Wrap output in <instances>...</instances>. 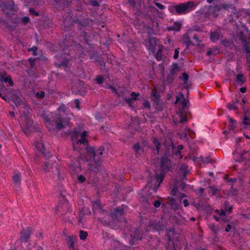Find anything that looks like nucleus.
Instances as JSON below:
<instances>
[{
	"label": "nucleus",
	"instance_id": "f257e3e1",
	"mask_svg": "<svg viewBox=\"0 0 250 250\" xmlns=\"http://www.w3.org/2000/svg\"><path fill=\"white\" fill-rule=\"evenodd\" d=\"M168 152L166 151L161 156L159 173H156L155 179L157 185L156 188L160 187L161 183L163 182L165 177L166 173L171 170V161L168 158Z\"/></svg>",
	"mask_w": 250,
	"mask_h": 250
},
{
	"label": "nucleus",
	"instance_id": "f03ea898",
	"mask_svg": "<svg viewBox=\"0 0 250 250\" xmlns=\"http://www.w3.org/2000/svg\"><path fill=\"white\" fill-rule=\"evenodd\" d=\"M91 20L89 18H84L82 17H77L75 19L72 20V22L74 23L77 24V28L78 30L81 31L80 36L81 37H83V40L88 45H90V36L88 35L87 33L83 30V28L89 25V21Z\"/></svg>",
	"mask_w": 250,
	"mask_h": 250
},
{
	"label": "nucleus",
	"instance_id": "7ed1b4c3",
	"mask_svg": "<svg viewBox=\"0 0 250 250\" xmlns=\"http://www.w3.org/2000/svg\"><path fill=\"white\" fill-rule=\"evenodd\" d=\"M69 122V119L67 117H63L60 114H56L52 117L51 124L52 126L55 125L57 129L61 130L64 128Z\"/></svg>",
	"mask_w": 250,
	"mask_h": 250
},
{
	"label": "nucleus",
	"instance_id": "20e7f679",
	"mask_svg": "<svg viewBox=\"0 0 250 250\" xmlns=\"http://www.w3.org/2000/svg\"><path fill=\"white\" fill-rule=\"evenodd\" d=\"M130 238L129 244L131 245H136L142 239L143 233L138 228L131 227L129 229Z\"/></svg>",
	"mask_w": 250,
	"mask_h": 250
},
{
	"label": "nucleus",
	"instance_id": "39448f33",
	"mask_svg": "<svg viewBox=\"0 0 250 250\" xmlns=\"http://www.w3.org/2000/svg\"><path fill=\"white\" fill-rule=\"evenodd\" d=\"M37 148L41 152L42 154L45 159L46 161L44 163L43 169L46 171H48L49 168L52 167L51 166L49 161H47V159L51 157L52 154L49 151L46 150L44 146L41 143L37 142L36 144Z\"/></svg>",
	"mask_w": 250,
	"mask_h": 250
},
{
	"label": "nucleus",
	"instance_id": "423d86ee",
	"mask_svg": "<svg viewBox=\"0 0 250 250\" xmlns=\"http://www.w3.org/2000/svg\"><path fill=\"white\" fill-rule=\"evenodd\" d=\"M179 5V13L180 15L186 14L193 10L197 6L193 1L189 0L186 2L181 3Z\"/></svg>",
	"mask_w": 250,
	"mask_h": 250
},
{
	"label": "nucleus",
	"instance_id": "0eeeda50",
	"mask_svg": "<svg viewBox=\"0 0 250 250\" xmlns=\"http://www.w3.org/2000/svg\"><path fill=\"white\" fill-rule=\"evenodd\" d=\"M247 35H245L244 32L241 31L239 33V38L243 43L245 51L249 54L250 57V49L248 46L249 43L250 42V32L248 30H247Z\"/></svg>",
	"mask_w": 250,
	"mask_h": 250
},
{
	"label": "nucleus",
	"instance_id": "6e6552de",
	"mask_svg": "<svg viewBox=\"0 0 250 250\" xmlns=\"http://www.w3.org/2000/svg\"><path fill=\"white\" fill-rule=\"evenodd\" d=\"M125 208H126V207L123 205L114 208L110 213V217L115 221L119 220V218L124 216Z\"/></svg>",
	"mask_w": 250,
	"mask_h": 250
},
{
	"label": "nucleus",
	"instance_id": "1a4fd4ad",
	"mask_svg": "<svg viewBox=\"0 0 250 250\" xmlns=\"http://www.w3.org/2000/svg\"><path fill=\"white\" fill-rule=\"evenodd\" d=\"M1 6L3 7V10H9L12 12L17 11L16 5L13 0H6L5 1L2 2Z\"/></svg>",
	"mask_w": 250,
	"mask_h": 250
},
{
	"label": "nucleus",
	"instance_id": "9d476101",
	"mask_svg": "<svg viewBox=\"0 0 250 250\" xmlns=\"http://www.w3.org/2000/svg\"><path fill=\"white\" fill-rule=\"evenodd\" d=\"M33 232V229L32 227H27L26 229H23L21 232L20 241L21 242L25 243L28 242Z\"/></svg>",
	"mask_w": 250,
	"mask_h": 250
},
{
	"label": "nucleus",
	"instance_id": "9b49d317",
	"mask_svg": "<svg viewBox=\"0 0 250 250\" xmlns=\"http://www.w3.org/2000/svg\"><path fill=\"white\" fill-rule=\"evenodd\" d=\"M97 160L98 158L93 159V161L88 165V169L94 173H98L101 168L102 161Z\"/></svg>",
	"mask_w": 250,
	"mask_h": 250
},
{
	"label": "nucleus",
	"instance_id": "f8f14e48",
	"mask_svg": "<svg viewBox=\"0 0 250 250\" xmlns=\"http://www.w3.org/2000/svg\"><path fill=\"white\" fill-rule=\"evenodd\" d=\"M148 45L147 49L152 53H155V47L157 45V41H158L155 37H151L147 38Z\"/></svg>",
	"mask_w": 250,
	"mask_h": 250
},
{
	"label": "nucleus",
	"instance_id": "ddd939ff",
	"mask_svg": "<svg viewBox=\"0 0 250 250\" xmlns=\"http://www.w3.org/2000/svg\"><path fill=\"white\" fill-rule=\"evenodd\" d=\"M149 226L154 229L156 231H161L164 230L165 228V226L164 224L158 221H150L149 223Z\"/></svg>",
	"mask_w": 250,
	"mask_h": 250
},
{
	"label": "nucleus",
	"instance_id": "4468645a",
	"mask_svg": "<svg viewBox=\"0 0 250 250\" xmlns=\"http://www.w3.org/2000/svg\"><path fill=\"white\" fill-rule=\"evenodd\" d=\"M167 242L166 246L167 250H176L178 244L172 241V237L169 234H167Z\"/></svg>",
	"mask_w": 250,
	"mask_h": 250
},
{
	"label": "nucleus",
	"instance_id": "2eb2a0df",
	"mask_svg": "<svg viewBox=\"0 0 250 250\" xmlns=\"http://www.w3.org/2000/svg\"><path fill=\"white\" fill-rule=\"evenodd\" d=\"M182 23L181 21H175L172 25L168 26L167 29L168 31H179L182 27Z\"/></svg>",
	"mask_w": 250,
	"mask_h": 250
},
{
	"label": "nucleus",
	"instance_id": "dca6fc26",
	"mask_svg": "<svg viewBox=\"0 0 250 250\" xmlns=\"http://www.w3.org/2000/svg\"><path fill=\"white\" fill-rule=\"evenodd\" d=\"M76 238L74 236H69L66 240L68 248L70 250H76L75 248V241Z\"/></svg>",
	"mask_w": 250,
	"mask_h": 250
},
{
	"label": "nucleus",
	"instance_id": "f3484780",
	"mask_svg": "<svg viewBox=\"0 0 250 250\" xmlns=\"http://www.w3.org/2000/svg\"><path fill=\"white\" fill-rule=\"evenodd\" d=\"M21 180V174L20 172L15 173L13 175V183L16 187H19L20 186Z\"/></svg>",
	"mask_w": 250,
	"mask_h": 250
},
{
	"label": "nucleus",
	"instance_id": "a211bd4d",
	"mask_svg": "<svg viewBox=\"0 0 250 250\" xmlns=\"http://www.w3.org/2000/svg\"><path fill=\"white\" fill-rule=\"evenodd\" d=\"M168 11L172 15H180L179 13V5L173 4L168 6Z\"/></svg>",
	"mask_w": 250,
	"mask_h": 250
},
{
	"label": "nucleus",
	"instance_id": "6ab92c4d",
	"mask_svg": "<svg viewBox=\"0 0 250 250\" xmlns=\"http://www.w3.org/2000/svg\"><path fill=\"white\" fill-rule=\"evenodd\" d=\"M11 100L17 106H19L23 103L20 97L17 93H13L11 95Z\"/></svg>",
	"mask_w": 250,
	"mask_h": 250
},
{
	"label": "nucleus",
	"instance_id": "aec40b11",
	"mask_svg": "<svg viewBox=\"0 0 250 250\" xmlns=\"http://www.w3.org/2000/svg\"><path fill=\"white\" fill-rule=\"evenodd\" d=\"M220 37V32L217 31H214L210 32V40L212 42H216Z\"/></svg>",
	"mask_w": 250,
	"mask_h": 250
},
{
	"label": "nucleus",
	"instance_id": "412c9836",
	"mask_svg": "<svg viewBox=\"0 0 250 250\" xmlns=\"http://www.w3.org/2000/svg\"><path fill=\"white\" fill-rule=\"evenodd\" d=\"M178 114L180 117L179 123L184 124L187 121V115L185 113V109H181L178 111Z\"/></svg>",
	"mask_w": 250,
	"mask_h": 250
},
{
	"label": "nucleus",
	"instance_id": "4be33fe9",
	"mask_svg": "<svg viewBox=\"0 0 250 250\" xmlns=\"http://www.w3.org/2000/svg\"><path fill=\"white\" fill-rule=\"evenodd\" d=\"M239 101L237 99H234L227 105V107L229 110H236L237 109V104H238Z\"/></svg>",
	"mask_w": 250,
	"mask_h": 250
},
{
	"label": "nucleus",
	"instance_id": "5701e85b",
	"mask_svg": "<svg viewBox=\"0 0 250 250\" xmlns=\"http://www.w3.org/2000/svg\"><path fill=\"white\" fill-rule=\"evenodd\" d=\"M88 155L92 157L93 159H96V151L94 147L92 146H87L86 148Z\"/></svg>",
	"mask_w": 250,
	"mask_h": 250
},
{
	"label": "nucleus",
	"instance_id": "b1692460",
	"mask_svg": "<svg viewBox=\"0 0 250 250\" xmlns=\"http://www.w3.org/2000/svg\"><path fill=\"white\" fill-rule=\"evenodd\" d=\"M2 82L7 83L11 86H13L14 85V83L10 76H8L5 77H3V75L0 76V83Z\"/></svg>",
	"mask_w": 250,
	"mask_h": 250
},
{
	"label": "nucleus",
	"instance_id": "393cba45",
	"mask_svg": "<svg viewBox=\"0 0 250 250\" xmlns=\"http://www.w3.org/2000/svg\"><path fill=\"white\" fill-rule=\"evenodd\" d=\"M33 121L29 118L25 119V126L23 131L25 133H28L30 131V129L32 127Z\"/></svg>",
	"mask_w": 250,
	"mask_h": 250
},
{
	"label": "nucleus",
	"instance_id": "a878e982",
	"mask_svg": "<svg viewBox=\"0 0 250 250\" xmlns=\"http://www.w3.org/2000/svg\"><path fill=\"white\" fill-rule=\"evenodd\" d=\"M61 202L62 204V208H66L67 212H72V209L71 206L68 203V201L66 199H62L61 200Z\"/></svg>",
	"mask_w": 250,
	"mask_h": 250
},
{
	"label": "nucleus",
	"instance_id": "bb28decb",
	"mask_svg": "<svg viewBox=\"0 0 250 250\" xmlns=\"http://www.w3.org/2000/svg\"><path fill=\"white\" fill-rule=\"evenodd\" d=\"M111 219H112L111 217L107 218L105 215L104 217L100 216L98 217V220L102 224H104L105 225H110L111 223Z\"/></svg>",
	"mask_w": 250,
	"mask_h": 250
},
{
	"label": "nucleus",
	"instance_id": "cd10ccee",
	"mask_svg": "<svg viewBox=\"0 0 250 250\" xmlns=\"http://www.w3.org/2000/svg\"><path fill=\"white\" fill-rule=\"evenodd\" d=\"M228 120L229 122V130H232L234 129L236 126V122L235 120L231 118L229 115L227 116Z\"/></svg>",
	"mask_w": 250,
	"mask_h": 250
},
{
	"label": "nucleus",
	"instance_id": "c85d7f7f",
	"mask_svg": "<svg viewBox=\"0 0 250 250\" xmlns=\"http://www.w3.org/2000/svg\"><path fill=\"white\" fill-rule=\"evenodd\" d=\"M58 207H59V210L61 211V215L62 216V217L63 218V220L64 221H67V220H69L70 218L69 216H67V217H64L63 216L66 215L69 213H71V212H67V209L66 208H62L61 205H60Z\"/></svg>",
	"mask_w": 250,
	"mask_h": 250
},
{
	"label": "nucleus",
	"instance_id": "c756f323",
	"mask_svg": "<svg viewBox=\"0 0 250 250\" xmlns=\"http://www.w3.org/2000/svg\"><path fill=\"white\" fill-rule=\"evenodd\" d=\"M54 4L56 6H63L68 4V0H53Z\"/></svg>",
	"mask_w": 250,
	"mask_h": 250
},
{
	"label": "nucleus",
	"instance_id": "7c9ffc66",
	"mask_svg": "<svg viewBox=\"0 0 250 250\" xmlns=\"http://www.w3.org/2000/svg\"><path fill=\"white\" fill-rule=\"evenodd\" d=\"M223 208L228 214H230L232 212L233 207L232 206H229V204L228 201H225Z\"/></svg>",
	"mask_w": 250,
	"mask_h": 250
},
{
	"label": "nucleus",
	"instance_id": "2f4dec72",
	"mask_svg": "<svg viewBox=\"0 0 250 250\" xmlns=\"http://www.w3.org/2000/svg\"><path fill=\"white\" fill-rule=\"evenodd\" d=\"M219 52V50L217 48H211L206 53V55L210 56L211 55H216Z\"/></svg>",
	"mask_w": 250,
	"mask_h": 250
},
{
	"label": "nucleus",
	"instance_id": "473e14b6",
	"mask_svg": "<svg viewBox=\"0 0 250 250\" xmlns=\"http://www.w3.org/2000/svg\"><path fill=\"white\" fill-rule=\"evenodd\" d=\"M146 33L147 34V38L148 37H151V36L155 34L154 33V27L152 26H146Z\"/></svg>",
	"mask_w": 250,
	"mask_h": 250
},
{
	"label": "nucleus",
	"instance_id": "72a5a7b5",
	"mask_svg": "<svg viewBox=\"0 0 250 250\" xmlns=\"http://www.w3.org/2000/svg\"><path fill=\"white\" fill-rule=\"evenodd\" d=\"M246 81V79L242 73L237 74L236 76V82L238 83H240L242 85Z\"/></svg>",
	"mask_w": 250,
	"mask_h": 250
},
{
	"label": "nucleus",
	"instance_id": "f704fd0d",
	"mask_svg": "<svg viewBox=\"0 0 250 250\" xmlns=\"http://www.w3.org/2000/svg\"><path fill=\"white\" fill-rule=\"evenodd\" d=\"M152 143H153V145H155V146L156 147V150L157 152V154H158L159 153L161 144L158 141V140L157 138H154L153 139Z\"/></svg>",
	"mask_w": 250,
	"mask_h": 250
},
{
	"label": "nucleus",
	"instance_id": "c9c22d12",
	"mask_svg": "<svg viewBox=\"0 0 250 250\" xmlns=\"http://www.w3.org/2000/svg\"><path fill=\"white\" fill-rule=\"evenodd\" d=\"M168 204L172 208L177 209L178 208L176 200L173 197H171L169 198Z\"/></svg>",
	"mask_w": 250,
	"mask_h": 250
},
{
	"label": "nucleus",
	"instance_id": "e433bc0d",
	"mask_svg": "<svg viewBox=\"0 0 250 250\" xmlns=\"http://www.w3.org/2000/svg\"><path fill=\"white\" fill-rule=\"evenodd\" d=\"M102 205L100 201L96 200L92 202L93 209L98 210L102 208Z\"/></svg>",
	"mask_w": 250,
	"mask_h": 250
},
{
	"label": "nucleus",
	"instance_id": "4c0bfd02",
	"mask_svg": "<svg viewBox=\"0 0 250 250\" xmlns=\"http://www.w3.org/2000/svg\"><path fill=\"white\" fill-rule=\"evenodd\" d=\"M178 71H179V69L178 68V64L175 62L173 63L172 69L168 73L171 75H173L175 76L176 73Z\"/></svg>",
	"mask_w": 250,
	"mask_h": 250
},
{
	"label": "nucleus",
	"instance_id": "58836bf2",
	"mask_svg": "<svg viewBox=\"0 0 250 250\" xmlns=\"http://www.w3.org/2000/svg\"><path fill=\"white\" fill-rule=\"evenodd\" d=\"M242 123H243L245 125L244 128L245 129L247 128L249 126H250V118L245 115Z\"/></svg>",
	"mask_w": 250,
	"mask_h": 250
},
{
	"label": "nucleus",
	"instance_id": "ea45409f",
	"mask_svg": "<svg viewBox=\"0 0 250 250\" xmlns=\"http://www.w3.org/2000/svg\"><path fill=\"white\" fill-rule=\"evenodd\" d=\"M208 188L210 189V191L208 192L209 193H211V196H213L218 194L220 191V189L215 188L212 186H209Z\"/></svg>",
	"mask_w": 250,
	"mask_h": 250
},
{
	"label": "nucleus",
	"instance_id": "a19ab883",
	"mask_svg": "<svg viewBox=\"0 0 250 250\" xmlns=\"http://www.w3.org/2000/svg\"><path fill=\"white\" fill-rule=\"evenodd\" d=\"M162 52V48L161 47H159V49L158 50L157 52L155 54V58L158 61H161L163 60Z\"/></svg>",
	"mask_w": 250,
	"mask_h": 250
},
{
	"label": "nucleus",
	"instance_id": "79ce46f5",
	"mask_svg": "<svg viewBox=\"0 0 250 250\" xmlns=\"http://www.w3.org/2000/svg\"><path fill=\"white\" fill-rule=\"evenodd\" d=\"M210 229L214 234H217L220 231L219 226L215 224H212L210 227Z\"/></svg>",
	"mask_w": 250,
	"mask_h": 250
},
{
	"label": "nucleus",
	"instance_id": "37998d69",
	"mask_svg": "<svg viewBox=\"0 0 250 250\" xmlns=\"http://www.w3.org/2000/svg\"><path fill=\"white\" fill-rule=\"evenodd\" d=\"M224 179L226 181L227 183H234L237 182V179L235 177L234 178H229L228 175H226L224 176Z\"/></svg>",
	"mask_w": 250,
	"mask_h": 250
},
{
	"label": "nucleus",
	"instance_id": "c03bdc74",
	"mask_svg": "<svg viewBox=\"0 0 250 250\" xmlns=\"http://www.w3.org/2000/svg\"><path fill=\"white\" fill-rule=\"evenodd\" d=\"M98 210L101 216L104 217L106 215L107 218L110 217V213H108L107 211L103 209L102 207L100 209H98Z\"/></svg>",
	"mask_w": 250,
	"mask_h": 250
},
{
	"label": "nucleus",
	"instance_id": "a18cd8bd",
	"mask_svg": "<svg viewBox=\"0 0 250 250\" xmlns=\"http://www.w3.org/2000/svg\"><path fill=\"white\" fill-rule=\"evenodd\" d=\"M87 236H88V233L86 231H85L83 230H81L80 231L79 237H80V238L81 240H85L86 238V237H87Z\"/></svg>",
	"mask_w": 250,
	"mask_h": 250
},
{
	"label": "nucleus",
	"instance_id": "49530a36",
	"mask_svg": "<svg viewBox=\"0 0 250 250\" xmlns=\"http://www.w3.org/2000/svg\"><path fill=\"white\" fill-rule=\"evenodd\" d=\"M188 75L186 72H184L182 74V77H180L179 78L180 80H182L184 81V83L186 84L188 79Z\"/></svg>",
	"mask_w": 250,
	"mask_h": 250
},
{
	"label": "nucleus",
	"instance_id": "de8ad7c7",
	"mask_svg": "<svg viewBox=\"0 0 250 250\" xmlns=\"http://www.w3.org/2000/svg\"><path fill=\"white\" fill-rule=\"evenodd\" d=\"M108 88L110 89L112 92L117 96L118 98H120L121 95L119 93V92L117 90L115 87H114L113 85H109Z\"/></svg>",
	"mask_w": 250,
	"mask_h": 250
},
{
	"label": "nucleus",
	"instance_id": "09e8293b",
	"mask_svg": "<svg viewBox=\"0 0 250 250\" xmlns=\"http://www.w3.org/2000/svg\"><path fill=\"white\" fill-rule=\"evenodd\" d=\"M229 5L228 4L223 5V6L215 5L214 7V11H218L220 10V9H221L222 7H223L225 9H227L229 7Z\"/></svg>",
	"mask_w": 250,
	"mask_h": 250
},
{
	"label": "nucleus",
	"instance_id": "8fccbe9b",
	"mask_svg": "<svg viewBox=\"0 0 250 250\" xmlns=\"http://www.w3.org/2000/svg\"><path fill=\"white\" fill-rule=\"evenodd\" d=\"M180 93L182 98L183 99V100L182 102V109H185V107L187 106V103L188 102V100H186V99L184 98V95L182 92H180Z\"/></svg>",
	"mask_w": 250,
	"mask_h": 250
},
{
	"label": "nucleus",
	"instance_id": "3c124183",
	"mask_svg": "<svg viewBox=\"0 0 250 250\" xmlns=\"http://www.w3.org/2000/svg\"><path fill=\"white\" fill-rule=\"evenodd\" d=\"M95 80L97 83L100 85L103 83L104 81V77L102 76H97L95 79Z\"/></svg>",
	"mask_w": 250,
	"mask_h": 250
},
{
	"label": "nucleus",
	"instance_id": "603ef678",
	"mask_svg": "<svg viewBox=\"0 0 250 250\" xmlns=\"http://www.w3.org/2000/svg\"><path fill=\"white\" fill-rule=\"evenodd\" d=\"M68 63V61L66 59H64L60 62L56 63V65H57L59 67H61L62 66L65 67L67 65Z\"/></svg>",
	"mask_w": 250,
	"mask_h": 250
},
{
	"label": "nucleus",
	"instance_id": "864d4df0",
	"mask_svg": "<svg viewBox=\"0 0 250 250\" xmlns=\"http://www.w3.org/2000/svg\"><path fill=\"white\" fill-rule=\"evenodd\" d=\"M140 200L144 205L149 204L147 198L144 195H142L140 196Z\"/></svg>",
	"mask_w": 250,
	"mask_h": 250
},
{
	"label": "nucleus",
	"instance_id": "5fc2aeb1",
	"mask_svg": "<svg viewBox=\"0 0 250 250\" xmlns=\"http://www.w3.org/2000/svg\"><path fill=\"white\" fill-rule=\"evenodd\" d=\"M73 26V24H69L68 25L64 24L62 27V30L65 32L69 31Z\"/></svg>",
	"mask_w": 250,
	"mask_h": 250
},
{
	"label": "nucleus",
	"instance_id": "6e6d98bb",
	"mask_svg": "<svg viewBox=\"0 0 250 250\" xmlns=\"http://www.w3.org/2000/svg\"><path fill=\"white\" fill-rule=\"evenodd\" d=\"M125 101L126 102V103L128 104L129 106L133 108V102L132 99L130 98H125Z\"/></svg>",
	"mask_w": 250,
	"mask_h": 250
},
{
	"label": "nucleus",
	"instance_id": "4d7b16f0",
	"mask_svg": "<svg viewBox=\"0 0 250 250\" xmlns=\"http://www.w3.org/2000/svg\"><path fill=\"white\" fill-rule=\"evenodd\" d=\"M174 78H175L174 76L171 75H170V74L168 73L167 78V81L168 83H172Z\"/></svg>",
	"mask_w": 250,
	"mask_h": 250
},
{
	"label": "nucleus",
	"instance_id": "13d9d810",
	"mask_svg": "<svg viewBox=\"0 0 250 250\" xmlns=\"http://www.w3.org/2000/svg\"><path fill=\"white\" fill-rule=\"evenodd\" d=\"M178 192L177 186L176 184L174 185L173 188L171 191L170 194L175 196L177 195Z\"/></svg>",
	"mask_w": 250,
	"mask_h": 250
},
{
	"label": "nucleus",
	"instance_id": "bf43d9fd",
	"mask_svg": "<svg viewBox=\"0 0 250 250\" xmlns=\"http://www.w3.org/2000/svg\"><path fill=\"white\" fill-rule=\"evenodd\" d=\"M180 170H183L184 172V175L183 176L182 179L183 180H186L187 179L186 175L187 174L188 171L186 170L187 167H181Z\"/></svg>",
	"mask_w": 250,
	"mask_h": 250
},
{
	"label": "nucleus",
	"instance_id": "052dcab7",
	"mask_svg": "<svg viewBox=\"0 0 250 250\" xmlns=\"http://www.w3.org/2000/svg\"><path fill=\"white\" fill-rule=\"evenodd\" d=\"M88 4L92 6H99L100 5L99 2L96 0H90Z\"/></svg>",
	"mask_w": 250,
	"mask_h": 250
},
{
	"label": "nucleus",
	"instance_id": "680f3d73",
	"mask_svg": "<svg viewBox=\"0 0 250 250\" xmlns=\"http://www.w3.org/2000/svg\"><path fill=\"white\" fill-rule=\"evenodd\" d=\"M30 21V19L29 17H24L23 18H21V22H22L24 25L27 24Z\"/></svg>",
	"mask_w": 250,
	"mask_h": 250
},
{
	"label": "nucleus",
	"instance_id": "e2e57ef3",
	"mask_svg": "<svg viewBox=\"0 0 250 250\" xmlns=\"http://www.w3.org/2000/svg\"><path fill=\"white\" fill-rule=\"evenodd\" d=\"M215 212L219 213L220 217L225 216L226 214V212L223 208H221L220 210L216 209Z\"/></svg>",
	"mask_w": 250,
	"mask_h": 250
},
{
	"label": "nucleus",
	"instance_id": "0e129e2a",
	"mask_svg": "<svg viewBox=\"0 0 250 250\" xmlns=\"http://www.w3.org/2000/svg\"><path fill=\"white\" fill-rule=\"evenodd\" d=\"M185 42L187 46V47H188L190 44H192V43L190 41V38L188 36L185 38Z\"/></svg>",
	"mask_w": 250,
	"mask_h": 250
},
{
	"label": "nucleus",
	"instance_id": "69168bd1",
	"mask_svg": "<svg viewBox=\"0 0 250 250\" xmlns=\"http://www.w3.org/2000/svg\"><path fill=\"white\" fill-rule=\"evenodd\" d=\"M36 96L39 98H43L45 97V92L43 91H41L40 92H37L36 93Z\"/></svg>",
	"mask_w": 250,
	"mask_h": 250
},
{
	"label": "nucleus",
	"instance_id": "338daca9",
	"mask_svg": "<svg viewBox=\"0 0 250 250\" xmlns=\"http://www.w3.org/2000/svg\"><path fill=\"white\" fill-rule=\"evenodd\" d=\"M38 49V47L36 46H34L31 48L28 49L29 51H32L33 52V55L34 56H36L37 55V50Z\"/></svg>",
	"mask_w": 250,
	"mask_h": 250
},
{
	"label": "nucleus",
	"instance_id": "774afa93",
	"mask_svg": "<svg viewBox=\"0 0 250 250\" xmlns=\"http://www.w3.org/2000/svg\"><path fill=\"white\" fill-rule=\"evenodd\" d=\"M143 106L144 108L149 109L150 108L149 102L147 100H145L143 103Z\"/></svg>",
	"mask_w": 250,
	"mask_h": 250
}]
</instances>
